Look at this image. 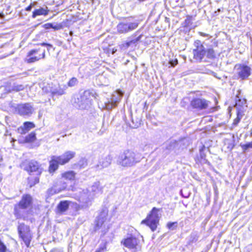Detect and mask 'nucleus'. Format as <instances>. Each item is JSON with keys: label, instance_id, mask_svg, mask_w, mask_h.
I'll list each match as a JSON object with an SVG mask.
<instances>
[{"label": "nucleus", "instance_id": "19", "mask_svg": "<svg viewBox=\"0 0 252 252\" xmlns=\"http://www.w3.org/2000/svg\"><path fill=\"white\" fill-rule=\"evenodd\" d=\"M112 160V157L110 155L103 156L99 159L96 166L100 169L106 168L111 164Z\"/></svg>", "mask_w": 252, "mask_h": 252}, {"label": "nucleus", "instance_id": "24", "mask_svg": "<svg viewBox=\"0 0 252 252\" xmlns=\"http://www.w3.org/2000/svg\"><path fill=\"white\" fill-rule=\"evenodd\" d=\"M141 35L139 36L135 39L131 40L129 41H126L122 43L119 45L120 48L122 50H126L127 49L131 44H135L137 43L141 38Z\"/></svg>", "mask_w": 252, "mask_h": 252}, {"label": "nucleus", "instance_id": "32", "mask_svg": "<svg viewBox=\"0 0 252 252\" xmlns=\"http://www.w3.org/2000/svg\"><path fill=\"white\" fill-rule=\"evenodd\" d=\"M244 115V112L242 110H239V111H237V117L234 120L233 125L237 126Z\"/></svg>", "mask_w": 252, "mask_h": 252}, {"label": "nucleus", "instance_id": "27", "mask_svg": "<svg viewBox=\"0 0 252 252\" xmlns=\"http://www.w3.org/2000/svg\"><path fill=\"white\" fill-rule=\"evenodd\" d=\"M25 88V86L22 84L14 83L12 86H11V88L8 90V92H19L24 90Z\"/></svg>", "mask_w": 252, "mask_h": 252}, {"label": "nucleus", "instance_id": "33", "mask_svg": "<svg viewBox=\"0 0 252 252\" xmlns=\"http://www.w3.org/2000/svg\"><path fill=\"white\" fill-rule=\"evenodd\" d=\"M75 173L74 171H70L63 174V177L66 179L72 180H74L75 178Z\"/></svg>", "mask_w": 252, "mask_h": 252}, {"label": "nucleus", "instance_id": "25", "mask_svg": "<svg viewBox=\"0 0 252 252\" xmlns=\"http://www.w3.org/2000/svg\"><path fill=\"white\" fill-rule=\"evenodd\" d=\"M122 94H119L118 97L115 99L114 97L112 98V101L111 102H108L106 103L105 104V108L107 110H111L117 105V103L119 102L122 97Z\"/></svg>", "mask_w": 252, "mask_h": 252}, {"label": "nucleus", "instance_id": "50", "mask_svg": "<svg viewBox=\"0 0 252 252\" xmlns=\"http://www.w3.org/2000/svg\"><path fill=\"white\" fill-rule=\"evenodd\" d=\"M211 109H212V111H214V109H215V108L214 107H211Z\"/></svg>", "mask_w": 252, "mask_h": 252}, {"label": "nucleus", "instance_id": "43", "mask_svg": "<svg viewBox=\"0 0 252 252\" xmlns=\"http://www.w3.org/2000/svg\"><path fill=\"white\" fill-rule=\"evenodd\" d=\"M140 120L139 119L136 120L135 125L133 126V127L136 128V127H138L140 126Z\"/></svg>", "mask_w": 252, "mask_h": 252}, {"label": "nucleus", "instance_id": "40", "mask_svg": "<svg viewBox=\"0 0 252 252\" xmlns=\"http://www.w3.org/2000/svg\"><path fill=\"white\" fill-rule=\"evenodd\" d=\"M39 45L42 46H46L47 48V50L48 51H50V48H53V45L49 43H47L45 42H42L39 44Z\"/></svg>", "mask_w": 252, "mask_h": 252}, {"label": "nucleus", "instance_id": "38", "mask_svg": "<svg viewBox=\"0 0 252 252\" xmlns=\"http://www.w3.org/2000/svg\"><path fill=\"white\" fill-rule=\"evenodd\" d=\"M177 222H169L167 225L169 229L174 230L177 227Z\"/></svg>", "mask_w": 252, "mask_h": 252}, {"label": "nucleus", "instance_id": "44", "mask_svg": "<svg viewBox=\"0 0 252 252\" xmlns=\"http://www.w3.org/2000/svg\"><path fill=\"white\" fill-rule=\"evenodd\" d=\"M241 147L243 150L244 152H246L248 149H249L247 143L246 144L242 145Z\"/></svg>", "mask_w": 252, "mask_h": 252}, {"label": "nucleus", "instance_id": "28", "mask_svg": "<svg viewBox=\"0 0 252 252\" xmlns=\"http://www.w3.org/2000/svg\"><path fill=\"white\" fill-rule=\"evenodd\" d=\"M244 115V112L242 110H239V111H237V117L234 120L233 125L237 126Z\"/></svg>", "mask_w": 252, "mask_h": 252}, {"label": "nucleus", "instance_id": "5", "mask_svg": "<svg viewBox=\"0 0 252 252\" xmlns=\"http://www.w3.org/2000/svg\"><path fill=\"white\" fill-rule=\"evenodd\" d=\"M139 24L138 20L127 18L120 22L117 26V32L120 34H126L136 29Z\"/></svg>", "mask_w": 252, "mask_h": 252}, {"label": "nucleus", "instance_id": "39", "mask_svg": "<svg viewBox=\"0 0 252 252\" xmlns=\"http://www.w3.org/2000/svg\"><path fill=\"white\" fill-rule=\"evenodd\" d=\"M6 250L5 245L1 241H0V252H5Z\"/></svg>", "mask_w": 252, "mask_h": 252}, {"label": "nucleus", "instance_id": "35", "mask_svg": "<svg viewBox=\"0 0 252 252\" xmlns=\"http://www.w3.org/2000/svg\"><path fill=\"white\" fill-rule=\"evenodd\" d=\"M206 150V147L204 146H202V147L199 149V154L201 159H205L206 154L205 153V150Z\"/></svg>", "mask_w": 252, "mask_h": 252}, {"label": "nucleus", "instance_id": "13", "mask_svg": "<svg viewBox=\"0 0 252 252\" xmlns=\"http://www.w3.org/2000/svg\"><path fill=\"white\" fill-rule=\"evenodd\" d=\"M122 243H123L125 247L133 250V251L134 252L141 249L140 240L135 237H130L127 238L124 241H122Z\"/></svg>", "mask_w": 252, "mask_h": 252}, {"label": "nucleus", "instance_id": "18", "mask_svg": "<svg viewBox=\"0 0 252 252\" xmlns=\"http://www.w3.org/2000/svg\"><path fill=\"white\" fill-rule=\"evenodd\" d=\"M43 90L46 93H50L52 96L55 95H62L65 93L64 90L59 85H52L51 87H49V90H48L47 87H45L43 89Z\"/></svg>", "mask_w": 252, "mask_h": 252}, {"label": "nucleus", "instance_id": "26", "mask_svg": "<svg viewBox=\"0 0 252 252\" xmlns=\"http://www.w3.org/2000/svg\"><path fill=\"white\" fill-rule=\"evenodd\" d=\"M48 14L47 11L44 9V8H40L37 9H35L32 12V17L35 18L38 15H46Z\"/></svg>", "mask_w": 252, "mask_h": 252}, {"label": "nucleus", "instance_id": "41", "mask_svg": "<svg viewBox=\"0 0 252 252\" xmlns=\"http://www.w3.org/2000/svg\"><path fill=\"white\" fill-rule=\"evenodd\" d=\"M178 63V61L177 59L175 60H171L169 61V63L171 65V66H175Z\"/></svg>", "mask_w": 252, "mask_h": 252}, {"label": "nucleus", "instance_id": "47", "mask_svg": "<svg viewBox=\"0 0 252 252\" xmlns=\"http://www.w3.org/2000/svg\"><path fill=\"white\" fill-rule=\"evenodd\" d=\"M249 148H252V141L247 143Z\"/></svg>", "mask_w": 252, "mask_h": 252}, {"label": "nucleus", "instance_id": "16", "mask_svg": "<svg viewBox=\"0 0 252 252\" xmlns=\"http://www.w3.org/2000/svg\"><path fill=\"white\" fill-rule=\"evenodd\" d=\"M184 140L185 139L180 140L178 141L174 140H171L166 144V150L169 152L172 151L176 152L184 149L185 147Z\"/></svg>", "mask_w": 252, "mask_h": 252}, {"label": "nucleus", "instance_id": "3", "mask_svg": "<svg viewBox=\"0 0 252 252\" xmlns=\"http://www.w3.org/2000/svg\"><path fill=\"white\" fill-rule=\"evenodd\" d=\"M75 155L74 152L68 151L63 154L60 156H53L51 157V159L50 161L49 171L53 172L56 170L59 167V165H64L69 162Z\"/></svg>", "mask_w": 252, "mask_h": 252}, {"label": "nucleus", "instance_id": "12", "mask_svg": "<svg viewBox=\"0 0 252 252\" xmlns=\"http://www.w3.org/2000/svg\"><path fill=\"white\" fill-rule=\"evenodd\" d=\"M236 69V74L238 75V78L241 80H245L251 74L252 69L248 65L239 64L235 65Z\"/></svg>", "mask_w": 252, "mask_h": 252}, {"label": "nucleus", "instance_id": "29", "mask_svg": "<svg viewBox=\"0 0 252 252\" xmlns=\"http://www.w3.org/2000/svg\"><path fill=\"white\" fill-rule=\"evenodd\" d=\"M244 115V112L242 110H239V111H237V117L234 120L233 125L237 126Z\"/></svg>", "mask_w": 252, "mask_h": 252}, {"label": "nucleus", "instance_id": "22", "mask_svg": "<svg viewBox=\"0 0 252 252\" xmlns=\"http://www.w3.org/2000/svg\"><path fill=\"white\" fill-rule=\"evenodd\" d=\"M235 107L237 111L241 110L244 112L246 110V108L247 107L246 100L244 98H241L240 96L237 95L235 99Z\"/></svg>", "mask_w": 252, "mask_h": 252}, {"label": "nucleus", "instance_id": "7", "mask_svg": "<svg viewBox=\"0 0 252 252\" xmlns=\"http://www.w3.org/2000/svg\"><path fill=\"white\" fill-rule=\"evenodd\" d=\"M106 220L105 216H103L102 214L96 218L94 221L93 233H95L100 229V237H103L109 229V227L105 224Z\"/></svg>", "mask_w": 252, "mask_h": 252}, {"label": "nucleus", "instance_id": "45", "mask_svg": "<svg viewBox=\"0 0 252 252\" xmlns=\"http://www.w3.org/2000/svg\"><path fill=\"white\" fill-rule=\"evenodd\" d=\"M32 4H31L29 6H28L26 8V10L28 11H30L32 10Z\"/></svg>", "mask_w": 252, "mask_h": 252}, {"label": "nucleus", "instance_id": "31", "mask_svg": "<svg viewBox=\"0 0 252 252\" xmlns=\"http://www.w3.org/2000/svg\"><path fill=\"white\" fill-rule=\"evenodd\" d=\"M244 115V112L242 110H239V111H237V117L234 120L233 125L237 126Z\"/></svg>", "mask_w": 252, "mask_h": 252}, {"label": "nucleus", "instance_id": "10", "mask_svg": "<svg viewBox=\"0 0 252 252\" xmlns=\"http://www.w3.org/2000/svg\"><path fill=\"white\" fill-rule=\"evenodd\" d=\"M21 167L24 170L27 171L29 173L36 172H37V174H40L41 173L39 163L36 161L33 160H26L24 161L21 163Z\"/></svg>", "mask_w": 252, "mask_h": 252}, {"label": "nucleus", "instance_id": "37", "mask_svg": "<svg viewBox=\"0 0 252 252\" xmlns=\"http://www.w3.org/2000/svg\"><path fill=\"white\" fill-rule=\"evenodd\" d=\"M63 28V26L62 23L60 24H53L52 29L55 30H59Z\"/></svg>", "mask_w": 252, "mask_h": 252}, {"label": "nucleus", "instance_id": "42", "mask_svg": "<svg viewBox=\"0 0 252 252\" xmlns=\"http://www.w3.org/2000/svg\"><path fill=\"white\" fill-rule=\"evenodd\" d=\"M44 27L46 29H49L53 27V23H47L44 25Z\"/></svg>", "mask_w": 252, "mask_h": 252}, {"label": "nucleus", "instance_id": "48", "mask_svg": "<svg viewBox=\"0 0 252 252\" xmlns=\"http://www.w3.org/2000/svg\"><path fill=\"white\" fill-rule=\"evenodd\" d=\"M16 140H15L14 139L12 138L11 141V143H12V145L14 146V144L13 143L14 142V141H15Z\"/></svg>", "mask_w": 252, "mask_h": 252}, {"label": "nucleus", "instance_id": "2", "mask_svg": "<svg viewBox=\"0 0 252 252\" xmlns=\"http://www.w3.org/2000/svg\"><path fill=\"white\" fill-rule=\"evenodd\" d=\"M32 205V197L28 194H24L18 204L15 205L14 215L17 219L24 218L25 210L31 208Z\"/></svg>", "mask_w": 252, "mask_h": 252}, {"label": "nucleus", "instance_id": "52", "mask_svg": "<svg viewBox=\"0 0 252 252\" xmlns=\"http://www.w3.org/2000/svg\"><path fill=\"white\" fill-rule=\"evenodd\" d=\"M132 122L133 124H134V121L133 119H132Z\"/></svg>", "mask_w": 252, "mask_h": 252}, {"label": "nucleus", "instance_id": "30", "mask_svg": "<svg viewBox=\"0 0 252 252\" xmlns=\"http://www.w3.org/2000/svg\"><path fill=\"white\" fill-rule=\"evenodd\" d=\"M244 115V112L242 110H239V111H237V117L234 120L233 125L237 126Z\"/></svg>", "mask_w": 252, "mask_h": 252}, {"label": "nucleus", "instance_id": "11", "mask_svg": "<svg viewBox=\"0 0 252 252\" xmlns=\"http://www.w3.org/2000/svg\"><path fill=\"white\" fill-rule=\"evenodd\" d=\"M77 197L78 200L81 203V207L84 208H86L91 205V202L93 199L87 189L80 191Z\"/></svg>", "mask_w": 252, "mask_h": 252}, {"label": "nucleus", "instance_id": "20", "mask_svg": "<svg viewBox=\"0 0 252 252\" xmlns=\"http://www.w3.org/2000/svg\"><path fill=\"white\" fill-rule=\"evenodd\" d=\"M87 189L89 190V192L91 194V196L94 198L96 194L101 192L102 188L100 186L99 182L97 181L94 182Z\"/></svg>", "mask_w": 252, "mask_h": 252}, {"label": "nucleus", "instance_id": "23", "mask_svg": "<svg viewBox=\"0 0 252 252\" xmlns=\"http://www.w3.org/2000/svg\"><path fill=\"white\" fill-rule=\"evenodd\" d=\"M70 203V201L67 200L60 201L57 207V213L58 214L64 213L68 210Z\"/></svg>", "mask_w": 252, "mask_h": 252}, {"label": "nucleus", "instance_id": "46", "mask_svg": "<svg viewBox=\"0 0 252 252\" xmlns=\"http://www.w3.org/2000/svg\"><path fill=\"white\" fill-rule=\"evenodd\" d=\"M199 34H200V35H201L202 36H205V37L209 36V34H206V33H204V32H199Z\"/></svg>", "mask_w": 252, "mask_h": 252}, {"label": "nucleus", "instance_id": "51", "mask_svg": "<svg viewBox=\"0 0 252 252\" xmlns=\"http://www.w3.org/2000/svg\"><path fill=\"white\" fill-rule=\"evenodd\" d=\"M95 252H100V250H97V251H96Z\"/></svg>", "mask_w": 252, "mask_h": 252}, {"label": "nucleus", "instance_id": "4", "mask_svg": "<svg viewBox=\"0 0 252 252\" xmlns=\"http://www.w3.org/2000/svg\"><path fill=\"white\" fill-rule=\"evenodd\" d=\"M195 48L193 50L194 58L199 61H202L205 56L209 59H214L216 57V53L213 48L207 50L200 40H196L194 43Z\"/></svg>", "mask_w": 252, "mask_h": 252}, {"label": "nucleus", "instance_id": "53", "mask_svg": "<svg viewBox=\"0 0 252 252\" xmlns=\"http://www.w3.org/2000/svg\"><path fill=\"white\" fill-rule=\"evenodd\" d=\"M2 159L1 157L0 156V161Z\"/></svg>", "mask_w": 252, "mask_h": 252}, {"label": "nucleus", "instance_id": "21", "mask_svg": "<svg viewBox=\"0 0 252 252\" xmlns=\"http://www.w3.org/2000/svg\"><path fill=\"white\" fill-rule=\"evenodd\" d=\"M34 127L35 125L33 123L26 122L23 124L22 126H21L17 129V131L19 133L21 134H25Z\"/></svg>", "mask_w": 252, "mask_h": 252}, {"label": "nucleus", "instance_id": "15", "mask_svg": "<svg viewBox=\"0 0 252 252\" xmlns=\"http://www.w3.org/2000/svg\"><path fill=\"white\" fill-rule=\"evenodd\" d=\"M41 51L40 48L34 49L30 51L27 55L28 58L27 59V61L28 63H32L39 61L41 59H44L45 57V50H42V54H39L37 56H34V54L38 53Z\"/></svg>", "mask_w": 252, "mask_h": 252}, {"label": "nucleus", "instance_id": "17", "mask_svg": "<svg viewBox=\"0 0 252 252\" xmlns=\"http://www.w3.org/2000/svg\"><path fill=\"white\" fill-rule=\"evenodd\" d=\"M16 110L22 116H30L33 111V108L30 103H27L18 105Z\"/></svg>", "mask_w": 252, "mask_h": 252}, {"label": "nucleus", "instance_id": "49", "mask_svg": "<svg viewBox=\"0 0 252 252\" xmlns=\"http://www.w3.org/2000/svg\"><path fill=\"white\" fill-rule=\"evenodd\" d=\"M35 180L36 182H37V183H38L39 182V179L37 178H35Z\"/></svg>", "mask_w": 252, "mask_h": 252}, {"label": "nucleus", "instance_id": "8", "mask_svg": "<svg viewBox=\"0 0 252 252\" xmlns=\"http://www.w3.org/2000/svg\"><path fill=\"white\" fill-rule=\"evenodd\" d=\"M18 231L20 237L29 247L32 239L30 227L24 223H20L18 226Z\"/></svg>", "mask_w": 252, "mask_h": 252}, {"label": "nucleus", "instance_id": "34", "mask_svg": "<svg viewBox=\"0 0 252 252\" xmlns=\"http://www.w3.org/2000/svg\"><path fill=\"white\" fill-rule=\"evenodd\" d=\"M36 139V135L34 132H31L27 135L25 137V141L26 142H32L34 141Z\"/></svg>", "mask_w": 252, "mask_h": 252}, {"label": "nucleus", "instance_id": "36", "mask_svg": "<svg viewBox=\"0 0 252 252\" xmlns=\"http://www.w3.org/2000/svg\"><path fill=\"white\" fill-rule=\"evenodd\" d=\"M77 79L75 77H73L68 81V86L69 87H73L77 84Z\"/></svg>", "mask_w": 252, "mask_h": 252}, {"label": "nucleus", "instance_id": "9", "mask_svg": "<svg viewBox=\"0 0 252 252\" xmlns=\"http://www.w3.org/2000/svg\"><path fill=\"white\" fill-rule=\"evenodd\" d=\"M96 95L93 90H86L83 93V94L80 97V102L78 104L81 109H86L89 107L91 104V97H94Z\"/></svg>", "mask_w": 252, "mask_h": 252}, {"label": "nucleus", "instance_id": "14", "mask_svg": "<svg viewBox=\"0 0 252 252\" xmlns=\"http://www.w3.org/2000/svg\"><path fill=\"white\" fill-rule=\"evenodd\" d=\"M211 102L205 99L196 98L193 99L190 105L192 108L201 110L206 109L210 107Z\"/></svg>", "mask_w": 252, "mask_h": 252}, {"label": "nucleus", "instance_id": "6", "mask_svg": "<svg viewBox=\"0 0 252 252\" xmlns=\"http://www.w3.org/2000/svg\"><path fill=\"white\" fill-rule=\"evenodd\" d=\"M158 211V209L154 207L146 218L141 221V224L148 226L152 231L156 230L159 222Z\"/></svg>", "mask_w": 252, "mask_h": 252}, {"label": "nucleus", "instance_id": "1", "mask_svg": "<svg viewBox=\"0 0 252 252\" xmlns=\"http://www.w3.org/2000/svg\"><path fill=\"white\" fill-rule=\"evenodd\" d=\"M141 155L131 150H126L119 156L117 163L123 167H131L140 161Z\"/></svg>", "mask_w": 252, "mask_h": 252}]
</instances>
